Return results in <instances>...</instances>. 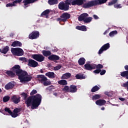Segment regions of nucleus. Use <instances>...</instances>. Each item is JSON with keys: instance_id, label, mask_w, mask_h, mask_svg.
Returning a JSON list of instances; mask_svg holds the SVG:
<instances>
[{"instance_id": "obj_54", "label": "nucleus", "mask_w": 128, "mask_h": 128, "mask_svg": "<svg viewBox=\"0 0 128 128\" xmlns=\"http://www.w3.org/2000/svg\"><path fill=\"white\" fill-rule=\"evenodd\" d=\"M105 110L104 107H102V108H101V110Z\"/></svg>"}, {"instance_id": "obj_38", "label": "nucleus", "mask_w": 128, "mask_h": 128, "mask_svg": "<svg viewBox=\"0 0 128 128\" xmlns=\"http://www.w3.org/2000/svg\"><path fill=\"white\" fill-rule=\"evenodd\" d=\"M63 92H70V87L68 86H65L62 88Z\"/></svg>"}, {"instance_id": "obj_53", "label": "nucleus", "mask_w": 128, "mask_h": 128, "mask_svg": "<svg viewBox=\"0 0 128 128\" xmlns=\"http://www.w3.org/2000/svg\"><path fill=\"white\" fill-rule=\"evenodd\" d=\"M108 31L106 30L104 32V34H108Z\"/></svg>"}, {"instance_id": "obj_39", "label": "nucleus", "mask_w": 128, "mask_h": 128, "mask_svg": "<svg viewBox=\"0 0 128 128\" xmlns=\"http://www.w3.org/2000/svg\"><path fill=\"white\" fill-rule=\"evenodd\" d=\"M95 66V68H97L98 70H100L104 68V66L101 64H94Z\"/></svg>"}, {"instance_id": "obj_30", "label": "nucleus", "mask_w": 128, "mask_h": 128, "mask_svg": "<svg viewBox=\"0 0 128 128\" xmlns=\"http://www.w3.org/2000/svg\"><path fill=\"white\" fill-rule=\"evenodd\" d=\"M78 64L80 66H84L86 64V59L84 58H80L78 60Z\"/></svg>"}, {"instance_id": "obj_42", "label": "nucleus", "mask_w": 128, "mask_h": 128, "mask_svg": "<svg viewBox=\"0 0 128 128\" xmlns=\"http://www.w3.org/2000/svg\"><path fill=\"white\" fill-rule=\"evenodd\" d=\"M10 96H5L3 98L4 102H6L10 100Z\"/></svg>"}, {"instance_id": "obj_10", "label": "nucleus", "mask_w": 128, "mask_h": 128, "mask_svg": "<svg viewBox=\"0 0 128 128\" xmlns=\"http://www.w3.org/2000/svg\"><path fill=\"white\" fill-rule=\"evenodd\" d=\"M118 0H112L111 2H109L108 6H112L114 4V6L115 8H122V4H117Z\"/></svg>"}, {"instance_id": "obj_29", "label": "nucleus", "mask_w": 128, "mask_h": 128, "mask_svg": "<svg viewBox=\"0 0 128 128\" xmlns=\"http://www.w3.org/2000/svg\"><path fill=\"white\" fill-rule=\"evenodd\" d=\"M46 76H48L49 78H54L56 76L54 75V72H48L46 73Z\"/></svg>"}, {"instance_id": "obj_21", "label": "nucleus", "mask_w": 128, "mask_h": 128, "mask_svg": "<svg viewBox=\"0 0 128 128\" xmlns=\"http://www.w3.org/2000/svg\"><path fill=\"white\" fill-rule=\"evenodd\" d=\"M5 74L10 78H16V74L12 70H6Z\"/></svg>"}, {"instance_id": "obj_40", "label": "nucleus", "mask_w": 128, "mask_h": 128, "mask_svg": "<svg viewBox=\"0 0 128 128\" xmlns=\"http://www.w3.org/2000/svg\"><path fill=\"white\" fill-rule=\"evenodd\" d=\"M20 112V110L18 108H16L14 110L13 114H16V116H18V112Z\"/></svg>"}, {"instance_id": "obj_36", "label": "nucleus", "mask_w": 128, "mask_h": 128, "mask_svg": "<svg viewBox=\"0 0 128 128\" xmlns=\"http://www.w3.org/2000/svg\"><path fill=\"white\" fill-rule=\"evenodd\" d=\"M101 96L98 94H96L95 95L92 96V100H100V98Z\"/></svg>"}, {"instance_id": "obj_5", "label": "nucleus", "mask_w": 128, "mask_h": 128, "mask_svg": "<svg viewBox=\"0 0 128 128\" xmlns=\"http://www.w3.org/2000/svg\"><path fill=\"white\" fill-rule=\"evenodd\" d=\"M88 14L87 13H83L81 14L78 17V20L79 22H84L85 24H88V22H92V18L88 17Z\"/></svg>"}, {"instance_id": "obj_46", "label": "nucleus", "mask_w": 128, "mask_h": 128, "mask_svg": "<svg viewBox=\"0 0 128 128\" xmlns=\"http://www.w3.org/2000/svg\"><path fill=\"white\" fill-rule=\"evenodd\" d=\"M38 94V91L36 90H33L30 93V94L32 96H32L34 94Z\"/></svg>"}, {"instance_id": "obj_44", "label": "nucleus", "mask_w": 128, "mask_h": 128, "mask_svg": "<svg viewBox=\"0 0 128 128\" xmlns=\"http://www.w3.org/2000/svg\"><path fill=\"white\" fill-rule=\"evenodd\" d=\"M19 60H21L22 62H28V60H26V58L24 57H20L19 58Z\"/></svg>"}, {"instance_id": "obj_41", "label": "nucleus", "mask_w": 128, "mask_h": 128, "mask_svg": "<svg viewBox=\"0 0 128 128\" xmlns=\"http://www.w3.org/2000/svg\"><path fill=\"white\" fill-rule=\"evenodd\" d=\"M6 8H10L12 6H16V3L14 2V1L12 3H9L6 4Z\"/></svg>"}, {"instance_id": "obj_22", "label": "nucleus", "mask_w": 128, "mask_h": 128, "mask_svg": "<svg viewBox=\"0 0 128 128\" xmlns=\"http://www.w3.org/2000/svg\"><path fill=\"white\" fill-rule=\"evenodd\" d=\"M70 92L72 94H74V92H78V88L76 85H70Z\"/></svg>"}, {"instance_id": "obj_48", "label": "nucleus", "mask_w": 128, "mask_h": 128, "mask_svg": "<svg viewBox=\"0 0 128 128\" xmlns=\"http://www.w3.org/2000/svg\"><path fill=\"white\" fill-rule=\"evenodd\" d=\"M106 72V70H104L102 71L101 70V72H100V76H104V74H105Z\"/></svg>"}, {"instance_id": "obj_3", "label": "nucleus", "mask_w": 128, "mask_h": 128, "mask_svg": "<svg viewBox=\"0 0 128 128\" xmlns=\"http://www.w3.org/2000/svg\"><path fill=\"white\" fill-rule=\"evenodd\" d=\"M108 2V0H92L86 2L83 8H92V6H100L103 4H106Z\"/></svg>"}, {"instance_id": "obj_8", "label": "nucleus", "mask_w": 128, "mask_h": 128, "mask_svg": "<svg viewBox=\"0 0 128 128\" xmlns=\"http://www.w3.org/2000/svg\"><path fill=\"white\" fill-rule=\"evenodd\" d=\"M70 18V14L68 12H64L62 14V16H60V18L56 19L57 22H66L68 18Z\"/></svg>"}, {"instance_id": "obj_17", "label": "nucleus", "mask_w": 128, "mask_h": 128, "mask_svg": "<svg viewBox=\"0 0 128 128\" xmlns=\"http://www.w3.org/2000/svg\"><path fill=\"white\" fill-rule=\"evenodd\" d=\"M11 100L14 104H17L20 102V96L16 95H14L11 98Z\"/></svg>"}, {"instance_id": "obj_25", "label": "nucleus", "mask_w": 128, "mask_h": 128, "mask_svg": "<svg viewBox=\"0 0 128 128\" xmlns=\"http://www.w3.org/2000/svg\"><path fill=\"white\" fill-rule=\"evenodd\" d=\"M5 112H8L10 116H12V118H16V114H14L11 111L10 109V108H4Z\"/></svg>"}, {"instance_id": "obj_14", "label": "nucleus", "mask_w": 128, "mask_h": 128, "mask_svg": "<svg viewBox=\"0 0 128 128\" xmlns=\"http://www.w3.org/2000/svg\"><path fill=\"white\" fill-rule=\"evenodd\" d=\"M38 36H40V32L38 31L33 32L28 36V38L30 40H36V38H38Z\"/></svg>"}, {"instance_id": "obj_1", "label": "nucleus", "mask_w": 128, "mask_h": 128, "mask_svg": "<svg viewBox=\"0 0 128 128\" xmlns=\"http://www.w3.org/2000/svg\"><path fill=\"white\" fill-rule=\"evenodd\" d=\"M21 95L24 98V100H25V104H26L27 108L30 107L32 110L38 108L42 102V96L40 94H38L28 98V94L26 92H22Z\"/></svg>"}, {"instance_id": "obj_51", "label": "nucleus", "mask_w": 128, "mask_h": 128, "mask_svg": "<svg viewBox=\"0 0 128 128\" xmlns=\"http://www.w3.org/2000/svg\"><path fill=\"white\" fill-rule=\"evenodd\" d=\"M105 94H106V96H112V95H110V92H106Z\"/></svg>"}, {"instance_id": "obj_11", "label": "nucleus", "mask_w": 128, "mask_h": 128, "mask_svg": "<svg viewBox=\"0 0 128 128\" xmlns=\"http://www.w3.org/2000/svg\"><path fill=\"white\" fill-rule=\"evenodd\" d=\"M84 0H72V2H71V4L72 6H82V8H84Z\"/></svg>"}, {"instance_id": "obj_6", "label": "nucleus", "mask_w": 128, "mask_h": 128, "mask_svg": "<svg viewBox=\"0 0 128 128\" xmlns=\"http://www.w3.org/2000/svg\"><path fill=\"white\" fill-rule=\"evenodd\" d=\"M37 78L38 80L41 82V84H43L44 86L52 84V82L50 81H48V78H46L44 75H38Z\"/></svg>"}, {"instance_id": "obj_24", "label": "nucleus", "mask_w": 128, "mask_h": 128, "mask_svg": "<svg viewBox=\"0 0 128 128\" xmlns=\"http://www.w3.org/2000/svg\"><path fill=\"white\" fill-rule=\"evenodd\" d=\"M76 30H82V32H86L88 29H86V26H77L76 27Z\"/></svg>"}, {"instance_id": "obj_19", "label": "nucleus", "mask_w": 128, "mask_h": 128, "mask_svg": "<svg viewBox=\"0 0 128 128\" xmlns=\"http://www.w3.org/2000/svg\"><path fill=\"white\" fill-rule=\"evenodd\" d=\"M106 104V101L104 100L100 99L96 102V106H104Z\"/></svg>"}, {"instance_id": "obj_15", "label": "nucleus", "mask_w": 128, "mask_h": 128, "mask_svg": "<svg viewBox=\"0 0 128 128\" xmlns=\"http://www.w3.org/2000/svg\"><path fill=\"white\" fill-rule=\"evenodd\" d=\"M84 69L86 70H96V66L94 64L87 63L84 65Z\"/></svg>"}, {"instance_id": "obj_2", "label": "nucleus", "mask_w": 128, "mask_h": 128, "mask_svg": "<svg viewBox=\"0 0 128 128\" xmlns=\"http://www.w3.org/2000/svg\"><path fill=\"white\" fill-rule=\"evenodd\" d=\"M11 70H12L14 74H16V76H18V78L20 80V82H30L32 78V76H28V72L20 69V65H15L11 68Z\"/></svg>"}, {"instance_id": "obj_27", "label": "nucleus", "mask_w": 128, "mask_h": 128, "mask_svg": "<svg viewBox=\"0 0 128 128\" xmlns=\"http://www.w3.org/2000/svg\"><path fill=\"white\" fill-rule=\"evenodd\" d=\"M12 46L14 48H16V46H22V44L20 42V41H14L12 42V44H11Z\"/></svg>"}, {"instance_id": "obj_4", "label": "nucleus", "mask_w": 128, "mask_h": 128, "mask_svg": "<svg viewBox=\"0 0 128 128\" xmlns=\"http://www.w3.org/2000/svg\"><path fill=\"white\" fill-rule=\"evenodd\" d=\"M72 0L66 1L65 2H61L58 4V8L60 10H64L66 12L70 10V6Z\"/></svg>"}, {"instance_id": "obj_56", "label": "nucleus", "mask_w": 128, "mask_h": 128, "mask_svg": "<svg viewBox=\"0 0 128 128\" xmlns=\"http://www.w3.org/2000/svg\"><path fill=\"white\" fill-rule=\"evenodd\" d=\"M54 96H56L58 94L56 93H54Z\"/></svg>"}, {"instance_id": "obj_7", "label": "nucleus", "mask_w": 128, "mask_h": 128, "mask_svg": "<svg viewBox=\"0 0 128 128\" xmlns=\"http://www.w3.org/2000/svg\"><path fill=\"white\" fill-rule=\"evenodd\" d=\"M11 52L14 56H22L24 54V50L20 48H11Z\"/></svg>"}, {"instance_id": "obj_26", "label": "nucleus", "mask_w": 128, "mask_h": 128, "mask_svg": "<svg viewBox=\"0 0 128 128\" xmlns=\"http://www.w3.org/2000/svg\"><path fill=\"white\" fill-rule=\"evenodd\" d=\"M72 76V74L70 72H66L64 74H63L61 77L62 80H68Z\"/></svg>"}, {"instance_id": "obj_47", "label": "nucleus", "mask_w": 128, "mask_h": 128, "mask_svg": "<svg viewBox=\"0 0 128 128\" xmlns=\"http://www.w3.org/2000/svg\"><path fill=\"white\" fill-rule=\"evenodd\" d=\"M100 72H102V70L100 69H96L94 70L93 71V72L94 74H100Z\"/></svg>"}, {"instance_id": "obj_34", "label": "nucleus", "mask_w": 128, "mask_h": 128, "mask_svg": "<svg viewBox=\"0 0 128 128\" xmlns=\"http://www.w3.org/2000/svg\"><path fill=\"white\" fill-rule=\"evenodd\" d=\"M100 87L98 86H95L92 88L90 90L91 92H98V90H100Z\"/></svg>"}, {"instance_id": "obj_28", "label": "nucleus", "mask_w": 128, "mask_h": 128, "mask_svg": "<svg viewBox=\"0 0 128 128\" xmlns=\"http://www.w3.org/2000/svg\"><path fill=\"white\" fill-rule=\"evenodd\" d=\"M43 56H50L52 55V52L50 50H43L42 51Z\"/></svg>"}, {"instance_id": "obj_13", "label": "nucleus", "mask_w": 128, "mask_h": 128, "mask_svg": "<svg viewBox=\"0 0 128 128\" xmlns=\"http://www.w3.org/2000/svg\"><path fill=\"white\" fill-rule=\"evenodd\" d=\"M28 62V65L30 68H36L38 66V63L32 59H29Z\"/></svg>"}, {"instance_id": "obj_57", "label": "nucleus", "mask_w": 128, "mask_h": 128, "mask_svg": "<svg viewBox=\"0 0 128 128\" xmlns=\"http://www.w3.org/2000/svg\"><path fill=\"white\" fill-rule=\"evenodd\" d=\"M2 89L0 88V92H2Z\"/></svg>"}, {"instance_id": "obj_58", "label": "nucleus", "mask_w": 128, "mask_h": 128, "mask_svg": "<svg viewBox=\"0 0 128 128\" xmlns=\"http://www.w3.org/2000/svg\"><path fill=\"white\" fill-rule=\"evenodd\" d=\"M68 0H66V2H68ZM71 0V2H72V0Z\"/></svg>"}, {"instance_id": "obj_43", "label": "nucleus", "mask_w": 128, "mask_h": 128, "mask_svg": "<svg viewBox=\"0 0 128 128\" xmlns=\"http://www.w3.org/2000/svg\"><path fill=\"white\" fill-rule=\"evenodd\" d=\"M118 34L117 30H114L109 34V36H114V34Z\"/></svg>"}, {"instance_id": "obj_18", "label": "nucleus", "mask_w": 128, "mask_h": 128, "mask_svg": "<svg viewBox=\"0 0 128 128\" xmlns=\"http://www.w3.org/2000/svg\"><path fill=\"white\" fill-rule=\"evenodd\" d=\"M48 60L56 62V60H60V56L58 55L52 54L48 57Z\"/></svg>"}, {"instance_id": "obj_20", "label": "nucleus", "mask_w": 128, "mask_h": 128, "mask_svg": "<svg viewBox=\"0 0 128 128\" xmlns=\"http://www.w3.org/2000/svg\"><path fill=\"white\" fill-rule=\"evenodd\" d=\"M38 0H24L23 4H24V8H28V4H34V2H36Z\"/></svg>"}, {"instance_id": "obj_32", "label": "nucleus", "mask_w": 128, "mask_h": 128, "mask_svg": "<svg viewBox=\"0 0 128 128\" xmlns=\"http://www.w3.org/2000/svg\"><path fill=\"white\" fill-rule=\"evenodd\" d=\"M48 4L50 6H54V4H58V0H48Z\"/></svg>"}, {"instance_id": "obj_37", "label": "nucleus", "mask_w": 128, "mask_h": 128, "mask_svg": "<svg viewBox=\"0 0 128 128\" xmlns=\"http://www.w3.org/2000/svg\"><path fill=\"white\" fill-rule=\"evenodd\" d=\"M50 14V10H46L41 14V16H46Z\"/></svg>"}, {"instance_id": "obj_55", "label": "nucleus", "mask_w": 128, "mask_h": 128, "mask_svg": "<svg viewBox=\"0 0 128 128\" xmlns=\"http://www.w3.org/2000/svg\"><path fill=\"white\" fill-rule=\"evenodd\" d=\"M40 72H41L42 74H44V71L42 70H40Z\"/></svg>"}, {"instance_id": "obj_31", "label": "nucleus", "mask_w": 128, "mask_h": 128, "mask_svg": "<svg viewBox=\"0 0 128 128\" xmlns=\"http://www.w3.org/2000/svg\"><path fill=\"white\" fill-rule=\"evenodd\" d=\"M10 50V47L8 46H6L4 47L3 50H2V49H0V52H2V54H6Z\"/></svg>"}, {"instance_id": "obj_16", "label": "nucleus", "mask_w": 128, "mask_h": 128, "mask_svg": "<svg viewBox=\"0 0 128 128\" xmlns=\"http://www.w3.org/2000/svg\"><path fill=\"white\" fill-rule=\"evenodd\" d=\"M124 69L126 71L121 72L120 74L122 78H126V80H128V65L124 66Z\"/></svg>"}, {"instance_id": "obj_23", "label": "nucleus", "mask_w": 128, "mask_h": 128, "mask_svg": "<svg viewBox=\"0 0 128 128\" xmlns=\"http://www.w3.org/2000/svg\"><path fill=\"white\" fill-rule=\"evenodd\" d=\"M14 88V84L12 82H9L5 86L4 88L7 90H12Z\"/></svg>"}, {"instance_id": "obj_50", "label": "nucleus", "mask_w": 128, "mask_h": 128, "mask_svg": "<svg viewBox=\"0 0 128 128\" xmlns=\"http://www.w3.org/2000/svg\"><path fill=\"white\" fill-rule=\"evenodd\" d=\"M93 18H94V20H98V16L96 14L93 15Z\"/></svg>"}, {"instance_id": "obj_12", "label": "nucleus", "mask_w": 128, "mask_h": 128, "mask_svg": "<svg viewBox=\"0 0 128 128\" xmlns=\"http://www.w3.org/2000/svg\"><path fill=\"white\" fill-rule=\"evenodd\" d=\"M110 48V43H107L104 44V46H102V48L98 50V54H102L104 52V50H107Z\"/></svg>"}, {"instance_id": "obj_33", "label": "nucleus", "mask_w": 128, "mask_h": 128, "mask_svg": "<svg viewBox=\"0 0 128 128\" xmlns=\"http://www.w3.org/2000/svg\"><path fill=\"white\" fill-rule=\"evenodd\" d=\"M58 84L60 86H66L68 84V82L66 80H62L58 81Z\"/></svg>"}, {"instance_id": "obj_49", "label": "nucleus", "mask_w": 128, "mask_h": 128, "mask_svg": "<svg viewBox=\"0 0 128 128\" xmlns=\"http://www.w3.org/2000/svg\"><path fill=\"white\" fill-rule=\"evenodd\" d=\"M22 0H16L14 1V4H20V2H22Z\"/></svg>"}, {"instance_id": "obj_52", "label": "nucleus", "mask_w": 128, "mask_h": 128, "mask_svg": "<svg viewBox=\"0 0 128 128\" xmlns=\"http://www.w3.org/2000/svg\"><path fill=\"white\" fill-rule=\"evenodd\" d=\"M119 100H121L122 102H124L126 100V98H120Z\"/></svg>"}, {"instance_id": "obj_35", "label": "nucleus", "mask_w": 128, "mask_h": 128, "mask_svg": "<svg viewBox=\"0 0 128 128\" xmlns=\"http://www.w3.org/2000/svg\"><path fill=\"white\" fill-rule=\"evenodd\" d=\"M76 80H84L86 76H84V74H77L76 76Z\"/></svg>"}, {"instance_id": "obj_45", "label": "nucleus", "mask_w": 128, "mask_h": 128, "mask_svg": "<svg viewBox=\"0 0 128 128\" xmlns=\"http://www.w3.org/2000/svg\"><path fill=\"white\" fill-rule=\"evenodd\" d=\"M60 68H62V66L58 65L54 67V70H60Z\"/></svg>"}, {"instance_id": "obj_9", "label": "nucleus", "mask_w": 128, "mask_h": 128, "mask_svg": "<svg viewBox=\"0 0 128 128\" xmlns=\"http://www.w3.org/2000/svg\"><path fill=\"white\" fill-rule=\"evenodd\" d=\"M32 58L36 60V62H44V56L42 54H32L31 56Z\"/></svg>"}]
</instances>
